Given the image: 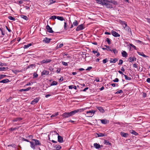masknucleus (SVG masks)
<instances>
[{
  "mask_svg": "<svg viewBox=\"0 0 150 150\" xmlns=\"http://www.w3.org/2000/svg\"><path fill=\"white\" fill-rule=\"evenodd\" d=\"M123 60L122 59H120L119 60V62L118 63V64L121 65L123 63Z\"/></svg>",
  "mask_w": 150,
  "mask_h": 150,
  "instance_id": "55",
  "label": "nucleus"
},
{
  "mask_svg": "<svg viewBox=\"0 0 150 150\" xmlns=\"http://www.w3.org/2000/svg\"><path fill=\"white\" fill-rule=\"evenodd\" d=\"M92 67H88V68L86 69V70L87 71H90L91 69H92Z\"/></svg>",
  "mask_w": 150,
  "mask_h": 150,
  "instance_id": "60",
  "label": "nucleus"
},
{
  "mask_svg": "<svg viewBox=\"0 0 150 150\" xmlns=\"http://www.w3.org/2000/svg\"><path fill=\"white\" fill-rule=\"evenodd\" d=\"M0 30L1 31V34L3 35H5V31L4 29L3 28H0Z\"/></svg>",
  "mask_w": 150,
  "mask_h": 150,
  "instance_id": "30",
  "label": "nucleus"
},
{
  "mask_svg": "<svg viewBox=\"0 0 150 150\" xmlns=\"http://www.w3.org/2000/svg\"><path fill=\"white\" fill-rule=\"evenodd\" d=\"M108 62V59L107 58H105L103 60V64H105Z\"/></svg>",
  "mask_w": 150,
  "mask_h": 150,
  "instance_id": "46",
  "label": "nucleus"
},
{
  "mask_svg": "<svg viewBox=\"0 0 150 150\" xmlns=\"http://www.w3.org/2000/svg\"><path fill=\"white\" fill-rule=\"evenodd\" d=\"M122 56L124 57H127V53L126 52L123 51L122 52Z\"/></svg>",
  "mask_w": 150,
  "mask_h": 150,
  "instance_id": "19",
  "label": "nucleus"
},
{
  "mask_svg": "<svg viewBox=\"0 0 150 150\" xmlns=\"http://www.w3.org/2000/svg\"><path fill=\"white\" fill-rule=\"evenodd\" d=\"M98 137H103L105 136V134L102 133H96Z\"/></svg>",
  "mask_w": 150,
  "mask_h": 150,
  "instance_id": "29",
  "label": "nucleus"
},
{
  "mask_svg": "<svg viewBox=\"0 0 150 150\" xmlns=\"http://www.w3.org/2000/svg\"><path fill=\"white\" fill-rule=\"evenodd\" d=\"M57 18L58 20H60L61 21H63L64 20H65L63 17L62 16H57Z\"/></svg>",
  "mask_w": 150,
  "mask_h": 150,
  "instance_id": "33",
  "label": "nucleus"
},
{
  "mask_svg": "<svg viewBox=\"0 0 150 150\" xmlns=\"http://www.w3.org/2000/svg\"><path fill=\"white\" fill-rule=\"evenodd\" d=\"M95 112V111L93 110H91L87 111L86 113L87 114H89L90 115H92V113H94Z\"/></svg>",
  "mask_w": 150,
  "mask_h": 150,
  "instance_id": "20",
  "label": "nucleus"
},
{
  "mask_svg": "<svg viewBox=\"0 0 150 150\" xmlns=\"http://www.w3.org/2000/svg\"><path fill=\"white\" fill-rule=\"evenodd\" d=\"M30 144L31 147L34 149H35V143L31 141L30 142Z\"/></svg>",
  "mask_w": 150,
  "mask_h": 150,
  "instance_id": "17",
  "label": "nucleus"
},
{
  "mask_svg": "<svg viewBox=\"0 0 150 150\" xmlns=\"http://www.w3.org/2000/svg\"><path fill=\"white\" fill-rule=\"evenodd\" d=\"M125 21H122L121 20H120L119 22L122 25H123V24Z\"/></svg>",
  "mask_w": 150,
  "mask_h": 150,
  "instance_id": "61",
  "label": "nucleus"
},
{
  "mask_svg": "<svg viewBox=\"0 0 150 150\" xmlns=\"http://www.w3.org/2000/svg\"><path fill=\"white\" fill-rule=\"evenodd\" d=\"M51 39L50 38H48L47 37L45 38L44 40H43V42H45V43H49L50 42Z\"/></svg>",
  "mask_w": 150,
  "mask_h": 150,
  "instance_id": "16",
  "label": "nucleus"
},
{
  "mask_svg": "<svg viewBox=\"0 0 150 150\" xmlns=\"http://www.w3.org/2000/svg\"><path fill=\"white\" fill-rule=\"evenodd\" d=\"M19 128L18 127V128H17V127H14V128H13V127H11L9 129V130L10 131H13L14 130H16L17 129H18V128Z\"/></svg>",
  "mask_w": 150,
  "mask_h": 150,
  "instance_id": "40",
  "label": "nucleus"
},
{
  "mask_svg": "<svg viewBox=\"0 0 150 150\" xmlns=\"http://www.w3.org/2000/svg\"><path fill=\"white\" fill-rule=\"evenodd\" d=\"M35 66V64H32L30 65H29L27 67V69L28 68H32V69H34Z\"/></svg>",
  "mask_w": 150,
  "mask_h": 150,
  "instance_id": "31",
  "label": "nucleus"
},
{
  "mask_svg": "<svg viewBox=\"0 0 150 150\" xmlns=\"http://www.w3.org/2000/svg\"><path fill=\"white\" fill-rule=\"evenodd\" d=\"M124 76L125 77V78L126 80H130L131 79L130 77H128L126 75H124Z\"/></svg>",
  "mask_w": 150,
  "mask_h": 150,
  "instance_id": "42",
  "label": "nucleus"
},
{
  "mask_svg": "<svg viewBox=\"0 0 150 150\" xmlns=\"http://www.w3.org/2000/svg\"><path fill=\"white\" fill-rule=\"evenodd\" d=\"M7 65L6 64H4L2 63V62H0V66H6Z\"/></svg>",
  "mask_w": 150,
  "mask_h": 150,
  "instance_id": "51",
  "label": "nucleus"
},
{
  "mask_svg": "<svg viewBox=\"0 0 150 150\" xmlns=\"http://www.w3.org/2000/svg\"><path fill=\"white\" fill-rule=\"evenodd\" d=\"M10 81L8 79H6L0 81V83H6L9 82Z\"/></svg>",
  "mask_w": 150,
  "mask_h": 150,
  "instance_id": "13",
  "label": "nucleus"
},
{
  "mask_svg": "<svg viewBox=\"0 0 150 150\" xmlns=\"http://www.w3.org/2000/svg\"><path fill=\"white\" fill-rule=\"evenodd\" d=\"M51 61H52V60L51 59H47L42 60V61H41V63L42 64L49 63V62H50Z\"/></svg>",
  "mask_w": 150,
  "mask_h": 150,
  "instance_id": "9",
  "label": "nucleus"
},
{
  "mask_svg": "<svg viewBox=\"0 0 150 150\" xmlns=\"http://www.w3.org/2000/svg\"><path fill=\"white\" fill-rule=\"evenodd\" d=\"M106 50L108 51L112 52V50L110 48V47H109L107 48Z\"/></svg>",
  "mask_w": 150,
  "mask_h": 150,
  "instance_id": "63",
  "label": "nucleus"
},
{
  "mask_svg": "<svg viewBox=\"0 0 150 150\" xmlns=\"http://www.w3.org/2000/svg\"><path fill=\"white\" fill-rule=\"evenodd\" d=\"M129 61L130 62H132L134 61V59L133 58L130 57L128 58Z\"/></svg>",
  "mask_w": 150,
  "mask_h": 150,
  "instance_id": "49",
  "label": "nucleus"
},
{
  "mask_svg": "<svg viewBox=\"0 0 150 150\" xmlns=\"http://www.w3.org/2000/svg\"><path fill=\"white\" fill-rule=\"evenodd\" d=\"M137 53L139 55L141 56H142L144 57H148V56L145 55L144 54L143 52H137Z\"/></svg>",
  "mask_w": 150,
  "mask_h": 150,
  "instance_id": "25",
  "label": "nucleus"
},
{
  "mask_svg": "<svg viewBox=\"0 0 150 150\" xmlns=\"http://www.w3.org/2000/svg\"><path fill=\"white\" fill-rule=\"evenodd\" d=\"M119 81V79L117 78H116L115 79H114L113 81L114 82H118Z\"/></svg>",
  "mask_w": 150,
  "mask_h": 150,
  "instance_id": "59",
  "label": "nucleus"
},
{
  "mask_svg": "<svg viewBox=\"0 0 150 150\" xmlns=\"http://www.w3.org/2000/svg\"><path fill=\"white\" fill-rule=\"evenodd\" d=\"M110 85H111L113 87H115L116 86H118V84H117V83H112L111 84H110Z\"/></svg>",
  "mask_w": 150,
  "mask_h": 150,
  "instance_id": "52",
  "label": "nucleus"
},
{
  "mask_svg": "<svg viewBox=\"0 0 150 150\" xmlns=\"http://www.w3.org/2000/svg\"><path fill=\"white\" fill-rule=\"evenodd\" d=\"M55 150H59L62 148V147L59 145H56L55 146Z\"/></svg>",
  "mask_w": 150,
  "mask_h": 150,
  "instance_id": "22",
  "label": "nucleus"
},
{
  "mask_svg": "<svg viewBox=\"0 0 150 150\" xmlns=\"http://www.w3.org/2000/svg\"><path fill=\"white\" fill-rule=\"evenodd\" d=\"M40 99V97L36 98L31 101V104L32 105H34L35 104L37 103L38 102Z\"/></svg>",
  "mask_w": 150,
  "mask_h": 150,
  "instance_id": "4",
  "label": "nucleus"
},
{
  "mask_svg": "<svg viewBox=\"0 0 150 150\" xmlns=\"http://www.w3.org/2000/svg\"><path fill=\"white\" fill-rule=\"evenodd\" d=\"M93 146L97 149H99L100 147V145L97 143L94 144Z\"/></svg>",
  "mask_w": 150,
  "mask_h": 150,
  "instance_id": "23",
  "label": "nucleus"
},
{
  "mask_svg": "<svg viewBox=\"0 0 150 150\" xmlns=\"http://www.w3.org/2000/svg\"><path fill=\"white\" fill-rule=\"evenodd\" d=\"M58 141L59 143H62L63 142V138L62 137L58 135Z\"/></svg>",
  "mask_w": 150,
  "mask_h": 150,
  "instance_id": "10",
  "label": "nucleus"
},
{
  "mask_svg": "<svg viewBox=\"0 0 150 150\" xmlns=\"http://www.w3.org/2000/svg\"><path fill=\"white\" fill-rule=\"evenodd\" d=\"M83 25H84L83 24L78 25L76 28V31H78L83 29L84 28Z\"/></svg>",
  "mask_w": 150,
  "mask_h": 150,
  "instance_id": "3",
  "label": "nucleus"
},
{
  "mask_svg": "<svg viewBox=\"0 0 150 150\" xmlns=\"http://www.w3.org/2000/svg\"><path fill=\"white\" fill-rule=\"evenodd\" d=\"M106 41L108 43V45H110V44H111V40L109 38H107L106 39Z\"/></svg>",
  "mask_w": 150,
  "mask_h": 150,
  "instance_id": "38",
  "label": "nucleus"
},
{
  "mask_svg": "<svg viewBox=\"0 0 150 150\" xmlns=\"http://www.w3.org/2000/svg\"><path fill=\"white\" fill-rule=\"evenodd\" d=\"M49 2H50L49 5H50L53 3H55L56 2V1H54L53 0H50L49 1Z\"/></svg>",
  "mask_w": 150,
  "mask_h": 150,
  "instance_id": "47",
  "label": "nucleus"
},
{
  "mask_svg": "<svg viewBox=\"0 0 150 150\" xmlns=\"http://www.w3.org/2000/svg\"><path fill=\"white\" fill-rule=\"evenodd\" d=\"M112 52L115 54H116L117 53L118 51L116 50L115 48L113 49L112 50Z\"/></svg>",
  "mask_w": 150,
  "mask_h": 150,
  "instance_id": "41",
  "label": "nucleus"
},
{
  "mask_svg": "<svg viewBox=\"0 0 150 150\" xmlns=\"http://www.w3.org/2000/svg\"><path fill=\"white\" fill-rule=\"evenodd\" d=\"M8 69L7 68H6L4 67H0V71H6L7 69Z\"/></svg>",
  "mask_w": 150,
  "mask_h": 150,
  "instance_id": "39",
  "label": "nucleus"
},
{
  "mask_svg": "<svg viewBox=\"0 0 150 150\" xmlns=\"http://www.w3.org/2000/svg\"><path fill=\"white\" fill-rule=\"evenodd\" d=\"M129 45H130V46H131L132 47H133L134 50H137V48L134 45H133L132 44H131H131H129Z\"/></svg>",
  "mask_w": 150,
  "mask_h": 150,
  "instance_id": "45",
  "label": "nucleus"
},
{
  "mask_svg": "<svg viewBox=\"0 0 150 150\" xmlns=\"http://www.w3.org/2000/svg\"><path fill=\"white\" fill-rule=\"evenodd\" d=\"M123 25L124 28H125V27H127L128 26L127 24V23L125 22L124 23Z\"/></svg>",
  "mask_w": 150,
  "mask_h": 150,
  "instance_id": "57",
  "label": "nucleus"
},
{
  "mask_svg": "<svg viewBox=\"0 0 150 150\" xmlns=\"http://www.w3.org/2000/svg\"><path fill=\"white\" fill-rule=\"evenodd\" d=\"M118 4V3L115 1L112 0H105L104 1V6H105L108 8H113V5Z\"/></svg>",
  "mask_w": 150,
  "mask_h": 150,
  "instance_id": "2",
  "label": "nucleus"
},
{
  "mask_svg": "<svg viewBox=\"0 0 150 150\" xmlns=\"http://www.w3.org/2000/svg\"><path fill=\"white\" fill-rule=\"evenodd\" d=\"M67 24L66 22L64 23V28L66 30H67V26H66Z\"/></svg>",
  "mask_w": 150,
  "mask_h": 150,
  "instance_id": "62",
  "label": "nucleus"
},
{
  "mask_svg": "<svg viewBox=\"0 0 150 150\" xmlns=\"http://www.w3.org/2000/svg\"><path fill=\"white\" fill-rule=\"evenodd\" d=\"M85 109V108H81L75 110L70 112H65L62 114V116L63 117V118H68L74 115L76 113L83 112Z\"/></svg>",
  "mask_w": 150,
  "mask_h": 150,
  "instance_id": "1",
  "label": "nucleus"
},
{
  "mask_svg": "<svg viewBox=\"0 0 150 150\" xmlns=\"http://www.w3.org/2000/svg\"><path fill=\"white\" fill-rule=\"evenodd\" d=\"M130 132L132 133V134L135 135H137L138 134L134 130H132V131H130Z\"/></svg>",
  "mask_w": 150,
  "mask_h": 150,
  "instance_id": "35",
  "label": "nucleus"
},
{
  "mask_svg": "<svg viewBox=\"0 0 150 150\" xmlns=\"http://www.w3.org/2000/svg\"><path fill=\"white\" fill-rule=\"evenodd\" d=\"M124 29L126 30L127 31L128 33H130L132 34L131 29L128 26L127 27H125V28H124Z\"/></svg>",
  "mask_w": 150,
  "mask_h": 150,
  "instance_id": "18",
  "label": "nucleus"
},
{
  "mask_svg": "<svg viewBox=\"0 0 150 150\" xmlns=\"http://www.w3.org/2000/svg\"><path fill=\"white\" fill-rule=\"evenodd\" d=\"M32 140L35 142L36 146H40L41 145L40 142L39 140L35 139H33Z\"/></svg>",
  "mask_w": 150,
  "mask_h": 150,
  "instance_id": "6",
  "label": "nucleus"
},
{
  "mask_svg": "<svg viewBox=\"0 0 150 150\" xmlns=\"http://www.w3.org/2000/svg\"><path fill=\"white\" fill-rule=\"evenodd\" d=\"M32 45V44L31 43L29 44H28L27 45H25L23 46V48L24 49L27 48L29 47L30 46Z\"/></svg>",
  "mask_w": 150,
  "mask_h": 150,
  "instance_id": "34",
  "label": "nucleus"
},
{
  "mask_svg": "<svg viewBox=\"0 0 150 150\" xmlns=\"http://www.w3.org/2000/svg\"><path fill=\"white\" fill-rule=\"evenodd\" d=\"M97 109L100 112H103L104 110L103 108L101 107H96Z\"/></svg>",
  "mask_w": 150,
  "mask_h": 150,
  "instance_id": "27",
  "label": "nucleus"
},
{
  "mask_svg": "<svg viewBox=\"0 0 150 150\" xmlns=\"http://www.w3.org/2000/svg\"><path fill=\"white\" fill-rule=\"evenodd\" d=\"M59 115V113L58 112H57V113H55V114H54L53 115H52L50 117L51 118H53V117H56V116H57Z\"/></svg>",
  "mask_w": 150,
  "mask_h": 150,
  "instance_id": "37",
  "label": "nucleus"
},
{
  "mask_svg": "<svg viewBox=\"0 0 150 150\" xmlns=\"http://www.w3.org/2000/svg\"><path fill=\"white\" fill-rule=\"evenodd\" d=\"M72 24L74 26H77L79 24V23L77 21L75 20L73 22Z\"/></svg>",
  "mask_w": 150,
  "mask_h": 150,
  "instance_id": "32",
  "label": "nucleus"
},
{
  "mask_svg": "<svg viewBox=\"0 0 150 150\" xmlns=\"http://www.w3.org/2000/svg\"><path fill=\"white\" fill-rule=\"evenodd\" d=\"M104 1L105 0H96L97 3L104 6Z\"/></svg>",
  "mask_w": 150,
  "mask_h": 150,
  "instance_id": "14",
  "label": "nucleus"
},
{
  "mask_svg": "<svg viewBox=\"0 0 150 150\" xmlns=\"http://www.w3.org/2000/svg\"><path fill=\"white\" fill-rule=\"evenodd\" d=\"M120 134L122 136L125 137H127L128 135V133H125L122 132H121Z\"/></svg>",
  "mask_w": 150,
  "mask_h": 150,
  "instance_id": "15",
  "label": "nucleus"
},
{
  "mask_svg": "<svg viewBox=\"0 0 150 150\" xmlns=\"http://www.w3.org/2000/svg\"><path fill=\"white\" fill-rule=\"evenodd\" d=\"M21 17L23 19L26 21L28 20V18L26 16H25L23 15H21Z\"/></svg>",
  "mask_w": 150,
  "mask_h": 150,
  "instance_id": "28",
  "label": "nucleus"
},
{
  "mask_svg": "<svg viewBox=\"0 0 150 150\" xmlns=\"http://www.w3.org/2000/svg\"><path fill=\"white\" fill-rule=\"evenodd\" d=\"M112 35L115 37H119L120 36V34L117 33L116 32L113 30H112L111 32Z\"/></svg>",
  "mask_w": 150,
  "mask_h": 150,
  "instance_id": "7",
  "label": "nucleus"
},
{
  "mask_svg": "<svg viewBox=\"0 0 150 150\" xmlns=\"http://www.w3.org/2000/svg\"><path fill=\"white\" fill-rule=\"evenodd\" d=\"M33 78H36L38 76V74H37L36 73H33Z\"/></svg>",
  "mask_w": 150,
  "mask_h": 150,
  "instance_id": "50",
  "label": "nucleus"
},
{
  "mask_svg": "<svg viewBox=\"0 0 150 150\" xmlns=\"http://www.w3.org/2000/svg\"><path fill=\"white\" fill-rule=\"evenodd\" d=\"M31 88L30 87H28L26 89H20L19 90V91L20 92H23L24 91H29L30 89H31Z\"/></svg>",
  "mask_w": 150,
  "mask_h": 150,
  "instance_id": "26",
  "label": "nucleus"
},
{
  "mask_svg": "<svg viewBox=\"0 0 150 150\" xmlns=\"http://www.w3.org/2000/svg\"><path fill=\"white\" fill-rule=\"evenodd\" d=\"M57 16H51V17L50 18V19H52L54 20L55 19H56V18H57Z\"/></svg>",
  "mask_w": 150,
  "mask_h": 150,
  "instance_id": "48",
  "label": "nucleus"
},
{
  "mask_svg": "<svg viewBox=\"0 0 150 150\" xmlns=\"http://www.w3.org/2000/svg\"><path fill=\"white\" fill-rule=\"evenodd\" d=\"M104 144L106 145H111V143L109 142V141L107 140H104Z\"/></svg>",
  "mask_w": 150,
  "mask_h": 150,
  "instance_id": "24",
  "label": "nucleus"
},
{
  "mask_svg": "<svg viewBox=\"0 0 150 150\" xmlns=\"http://www.w3.org/2000/svg\"><path fill=\"white\" fill-rule=\"evenodd\" d=\"M46 29H47V31L49 33H52L54 32L52 30V28L48 25L46 26Z\"/></svg>",
  "mask_w": 150,
  "mask_h": 150,
  "instance_id": "5",
  "label": "nucleus"
},
{
  "mask_svg": "<svg viewBox=\"0 0 150 150\" xmlns=\"http://www.w3.org/2000/svg\"><path fill=\"white\" fill-rule=\"evenodd\" d=\"M6 76V75L4 74H0V80L2 79L5 78Z\"/></svg>",
  "mask_w": 150,
  "mask_h": 150,
  "instance_id": "44",
  "label": "nucleus"
},
{
  "mask_svg": "<svg viewBox=\"0 0 150 150\" xmlns=\"http://www.w3.org/2000/svg\"><path fill=\"white\" fill-rule=\"evenodd\" d=\"M11 146L15 148L16 147V145L14 144H11L9 145L8 146L9 147Z\"/></svg>",
  "mask_w": 150,
  "mask_h": 150,
  "instance_id": "54",
  "label": "nucleus"
},
{
  "mask_svg": "<svg viewBox=\"0 0 150 150\" xmlns=\"http://www.w3.org/2000/svg\"><path fill=\"white\" fill-rule=\"evenodd\" d=\"M101 123L104 124H106L109 123V121L106 119L100 120Z\"/></svg>",
  "mask_w": 150,
  "mask_h": 150,
  "instance_id": "8",
  "label": "nucleus"
},
{
  "mask_svg": "<svg viewBox=\"0 0 150 150\" xmlns=\"http://www.w3.org/2000/svg\"><path fill=\"white\" fill-rule=\"evenodd\" d=\"M49 72L48 71L44 70L41 72V76H42L43 75H47L49 74Z\"/></svg>",
  "mask_w": 150,
  "mask_h": 150,
  "instance_id": "11",
  "label": "nucleus"
},
{
  "mask_svg": "<svg viewBox=\"0 0 150 150\" xmlns=\"http://www.w3.org/2000/svg\"><path fill=\"white\" fill-rule=\"evenodd\" d=\"M57 84V82L55 81H53L50 85L51 86L56 85Z\"/></svg>",
  "mask_w": 150,
  "mask_h": 150,
  "instance_id": "36",
  "label": "nucleus"
},
{
  "mask_svg": "<svg viewBox=\"0 0 150 150\" xmlns=\"http://www.w3.org/2000/svg\"><path fill=\"white\" fill-rule=\"evenodd\" d=\"M111 60L110 61V63H115L118 61V59L117 58H114V59H111Z\"/></svg>",
  "mask_w": 150,
  "mask_h": 150,
  "instance_id": "21",
  "label": "nucleus"
},
{
  "mask_svg": "<svg viewBox=\"0 0 150 150\" xmlns=\"http://www.w3.org/2000/svg\"><path fill=\"white\" fill-rule=\"evenodd\" d=\"M143 96L144 98H145L146 96V93H143Z\"/></svg>",
  "mask_w": 150,
  "mask_h": 150,
  "instance_id": "64",
  "label": "nucleus"
},
{
  "mask_svg": "<svg viewBox=\"0 0 150 150\" xmlns=\"http://www.w3.org/2000/svg\"><path fill=\"white\" fill-rule=\"evenodd\" d=\"M8 18L9 19L11 20H13V21H15V18L14 17L11 16H8Z\"/></svg>",
  "mask_w": 150,
  "mask_h": 150,
  "instance_id": "43",
  "label": "nucleus"
},
{
  "mask_svg": "<svg viewBox=\"0 0 150 150\" xmlns=\"http://www.w3.org/2000/svg\"><path fill=\"white\" fill-rule=\"evenodd\" d=\"M123 93V91L122 90H119L116 93V94H118L120 93Z\"/></svg>",
  "mask_w": 150,
  "mask_h": 150,
  "instance_id": "53",
  "label": "nucleus"
},
{
  "mask_svg": "<svg viewBox=\"0 0 150 150\" xmlns=\"http://www.w3.org/2000/svg\"><path fill=\"white\" fill-rule=\"evenodd\" d=\"M23 120V118L21 117H17L16 118H14L13 120H12V122H17L18 121H20Z\"/></svg>",
  "mask_w": 150,
  "mask_h": 150,
  "instance_id": "12",
  "label": "nucleus"
},
{
  "mask_svg": "<svg viewBox=\"0 0 150 150\" xmlns=\"http://www.w3.org/2000/svg\"><path fill=\"white\" fill-rule=\"evenodd\" d=\"M22 140L23 141H26V142H30V141H29L27 139H25L24 138L22 137Z\"/></svg>",
  "mask_w": 150,
  "mask_h": 150,
  "instance_id": "56",
  "label": "nucleus"
},
{
  "mask_svg": "<svg viewBox=\"0 0 150 150\" xmlns=\"http://www.w3.org/2000/svg\"><path fill=\"white\" fill-rule=\"evenodd\" d=\"M62 64L64 65H65L66 66H67L68 65V64L67 63V62H62Z\"/></svg>",
  "mask_w": 150,
  "mask_h": 150,
  "instance_id": "58",
  "label": "nucleus"
}]
</instances>
